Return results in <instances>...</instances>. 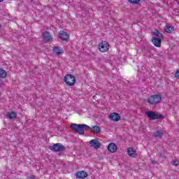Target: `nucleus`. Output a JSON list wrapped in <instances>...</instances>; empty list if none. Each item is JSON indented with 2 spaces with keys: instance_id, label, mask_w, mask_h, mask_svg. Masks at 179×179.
Returning a JSON list of instances; mask_svg holds the SVG:
<instances>
[{
  "instance_id": "obj_1",
  "label": "nucleus",
  "mask_w": 179,
  "mask_h": 179,
  "mask_svg": "<svg viewBox=\"0 0 179 179\" xmlns=\"http://www.w3.org/2000/svg\"><path fill=\"white\" fill-rule=\"evenodd\" d=\"M71 129L80 134V135H83L85 134V131H89L90 129V127L87 126V124H78L73 123L71 124Z\"/></svg>"
},
{
  "instance_id": "obj_2",
  "label": "nucleus",
  "mask_w": 179,
  "mask_h": 179,
  "mask_svg": "<svg viewBox=\"0 0 179 179\" xmlns=\"http://www.w3.org/2000/svg\"><path fill=\"white\" fill-rule=\"evenodd\" d=\"M162 101V96L159 94L152 95L148 99V103L153 106L159 104Z\"/></svg>"
},
{
  "instance_id": "obj_3",
  "label": "nucleus",
  "mask_w": 179,
  "mask_h": 179,
  "mask_svg": "<svg viewBox=\"0 0 179 179\" xmlns=\"http://www.w3.org/2000/svg\"><path fill=\"white\" fill-rule=\"evenodd\" d=\"M64 82L69 86H73L76 83V78L72 74H68L64 77Z\"/></svg>"
},
{
  "instance_id": "obj_4",
  "label": "nucleus",
  "mask_w": 179,
  "mask_h": 179,
  "mask_svg": "<svg viewBox=\"0 0 179 179\" xmlns=\"http://www.w3.org/2000/svg\"><path fill=\"white\" fill-rule=\"evenodd\" d=\"M110 45H108V43L107 41H102L99 45V49L101 51V52H106V51H108Z\"/></svg>"
},
{
  "instance_id": "obj_5",
  "label": "nucleus",
  "mask_w": 179,
  "mask_h": 179,
  "mask_svg": "<svg viewBox=\"0 0 179 179\" xmlns=\"http://www.w3.org/2000/svg\"><path fill=\"white\" fill-rule=\"evenodd\" d=\"M90 145L91 148H93L96 150H97V149H100V146H101V143L97 139L91 140L90 141Z\"/></svg>"
},
{
  "instance_id": "obj_6",
  "label": "nucleus",
  "mask_w": 179,
  "mask_h": 179,
  "mask_svg": "<svg viewBox=\"0 0 179 179\" xmlns=\"http://www.w3.org/2000/svg\"><path fill=\"white\" fill-rule=\"evenodd\" d=\"M146 115L150 118V120H157V118H159L160 116L157 115L155 112L152 111H148L145 112Z\"/></svg>"
},
{
  "instance_id": "obj_7",
  "label": "nucleus",
  "mask_w": 179,
  "mask_h": 179,
  "mask_svg": "<svg viewBox=\"0 0 179 179\" xmlns=\"http://www.w3.org/2000/svg\"><path fill=\"white\" fill-rule=\"evenodd\" d=\"M109 118L110 120H111V121H114L115 122H117L120 121V120H121V116L120 115V114L117 113H110V115H109Z\"/></svg>"
},
{
  "instance_id": "obj_8",
  "label": "nucleus",
  "mask_w": 179,
  "mask_h": 179,
  "mask_svg": "<svg viewBox=\"0 0 179 179\" xmlns=\"http://www.w3.org/2000/svg\"><path fill=\"white\" fill-rule=\"evenodd\" d=\"M51 150L54 152H61L62 150H64V145H61L60 143H56L53 145Z\"/></svg>"
},
{
  "instance_id": "obj_9",
  "label": "nucleus",
  "mask_w": 179,
  "mask_h": 179,
  "mask_svg": "<svg viewBox=\"0 0 179 179\" xmlns=\"http://www.w3.org/2000/svg\"><path fill=\"white\" fill-rule=\"evenodd\" d=\"M59 38H61V40H64V41H66V40L69 38V34H68V33L64 31H60L59 32Z\"/></svg>"
},
{
  "instance_id": "obj_10",
  "label": "nucleus",
  "mask_w": 179,
  "mask_h": 179,
  "mask_svg": "<svg viewBox=\"0 0 179 179\" xmlns=\"http://www.w3.org/2000/svg\"><path fill=\"white\" fill-rule=\"evenodd\" d=\"M43 40H44L45 43L51 41L52 40V36H51V34H50V32H48V31H45L43 34Z\"/></svg>"
},
{
  "instance_id": "obj_11",
  "label": "nucleus",
  "mask_w": 179,
  "mask_h": 179,
  "mask_svg": "<svg viewBox=\"0 0 179 179\" xmlns=\"http://www.w3.org/2000/svg\"><path fill=\"white\" fill-rule=\"evenodd\" d=\"M108 152H110V153H115V152H117V145H115V143H110L108 145Z\"/></svg>"
},
{
  "instance_id": "obj_12",
  "label": "nucleus",
  "mask_w": 179,
  "mask_h": 179,
  "mask_svg": "<svg viewBox=\"0 0 179 179\" xmlns=\"http://www.w3.org/2000/svg\"><path fill=\"white\" fill-rule=\"evenodd\" d=\"M53 52L56 55H62L64 50L62 48L57 46L53 48Z\"/></svg>"
},
{
  "instance_id": "obj_13",
  "label": "nucleus",
  "mask_w": 179,
  "mask_h": 179,
  "mask_svg": "<svg viewBox=\"0 0 179 179\" xmlns=\"http://www.w3.org/2000/svg\"><path fill=\"white\" fill-rule=\"evenodd\" d=\"M77 178H86L87 177V173L83 171H80V172H78L76 174Z\"/></svg>"
},
{
  "instance_id": "obj_14",
  "label": "nucleus",
  "mask_w": 179,
  "mask_h": 179,
  "mask_svg": "<svg viewBox=\"0 0 179 179\" xmlns=\"http://www.w3.org/2000/svg\"><path fill=\"white\" fill-rule=\"evenodd\" d=\"M152 41L155 47H160L162 45V40L159 38H153Z\"/></svg>"
},
{
  "instance_id": "obj_15",
  "label": "nucleus",
  "mask_w": 179,
  "mask_h": 179,
  "mask_svg": "<svg viewBox=\"0 0 179 179\" xmlns=\"http://www.w3.org/2000/svg\"><path fill=\"white\" fill-rule=\"evenodd\" d=\"M88 131H92V132H94V134H100V132H101V129L99 126H94L92 127V128L90 127V129H88Z\"/></svg>"
},
{
  "instance_id": "obj_16",
  "label": "nucleus",
  "mask_w": 179,
  "mask_h": 179,
  "mask_svg": "<svg viewBox=\"0 0 179 179\" xmlns=\"http://www.w3.org/2000/svg\"><path fill=\"white\" fill-rule=\"evenodd\" d=\"M127 153L131 157H135V156H136V152L134 150V148H128Z\"/></svg>"
},
{
  "instance_id": "obj_17",
  "label": "nucleus",
  "mask_w": 179,
  "mask_h": 179,
  "mask_svg": "<svg viewBox=\"0 0 179 179\" xmlns=\"http://www.w3.org/2000/svg\"><path fill=\"white\" fill-rule=\"evenodd\" d=\"M16 117H17V114H16V113H15V112H9L7 114V118H9L10 120H13Z\"/></svg>"
},
{
  "instance_id": "obj_18",
  "label": "nucleus",
  "mask_w": 179,
  "mask_h": 179,
  "mask_svg": "<svg viewBox=\"0 0 179 179\" xmlns=\"http://www.w3.org/2000/svg\"><path fill=\"white\" fill-rule=\"evenodd\" d=\"M164 31H166V33H172V31H174V27H173L172 26L170 25H166L164 27Z\"/></svg>"
},
{
  "instance_id": "obj_19",
  "label": "nucleus",
  "mask_w": 179,
  "mask_h": 179,
  "mask_svg": "<svg viewBox=\"0 0 179 179\" xmlns=\"http://www.w3.org/2000/svg\"><path fill=\"white\" fill-rule=\"evenodd\" d=\"M163 136V132L160 131H157L155 133H154V137L160 138Z\"/></svg>"
},
{
  "instance_id": "obj_20",
  "label": "nucleus",
  "mask_w": 179,
  "mask_h": 179,
  "mask_svg": "<svg viewBox=\"0 0 179 179\" xmlns=\"http://www.w3.org/2000/svg\"><path fill=\"white\" fill-rule=\"evenodd\" d=\"M154 36H156L157 37H159V38H162L163 37V34L160 33V31H157V29H155L154 31Z\"/></svg>"
},
{
  "instance_id": "obj_21",
  "label": "nucleus",
  "mask_w": 179,
  "mask_h": 179,
  "mask_svg": "<svg viewBox=\"0 0 179 179\" xmlns=\"http://www.w3.org/2000/svg\"><path fill=\"white\" fill-rule=\"evenodd\" d=\"M0 78H6V71L2 69H0Z\"/></svg>"
},
{
  "instance_id": "obj_22",
  "label": "nucleus",
  "mask_w": 179,
  "mask_h": 179,
  "mask_svg": "<svg viewBox=\"0 0 179 179\" xmlns=\"http://www.w3.org/2000/svg\"><path fill=\"white\" fill-rule=\"evenodd\" d=\"M131 3H134L135 5L138 4L139 2H141V0H129Z\"/></svg>"
},
{
  "instance_id": "obj_23",
  "label": "nucleus",
  "mask_w": 179,
  "mask_h": 179,
  "mask_svg": "<svg viewBox=\"0 0 179 179\" xmlns=\"http://www.w3.org/2000/svg\"><path fill=\"white\" fill-rule=\"evenodd\" d=\"M172 164H173V166H178L179 162L178 160H173L172 161Z\"/></svg>"
},
{
  "instance_id": "obj_24",
  "label": "nucleus",
  "mask_w": 179,
  "mask_h": 179,
  "mask_svg": "<svg viewBox=\"0 0 179 179\" xmlns=\"http://www.w3.org/2000/svg\"><path fill=\"white\" fill-rule=\"evenodd\" d=\"M176 78L179 79V70L178 71H176Z\"/></svg>"
},
{
  "instance_id": "obj_25",
  "label": "nucleus",
  "mask_w": 179,
  "mask_h": 179,
  "mask_svg": "<svg viewBox=\"0 0 179 179\" xmlns=\"http://www.w3.org/2000/svg\"><path fill=\"white\" fill-rule=\"evenodd\" d=\"M0 2H3V0H0Z\"/></svg>"
},
{
  "instance_id": "obj_26",
  "label": "nucleus",
  "mask_w": 179,
  "mask_h": 179,
  "mask_svg": "<svg viewBox=\"0 0 179 179\" xmlns=\"http://www.w3.org/2000/svg\"><path fill=\"white\" fill-rule=\"evenodd\" d=\"M94 97H96V96H93V99H94Z\"/></svg>"
},
{
  "instance_id": "obj_27",
  "label": "nucleus",
  "mask_w": 179,
  "mask_h": 179,
  "mask_svg": "<svg viewBox=\"0 0 179 179\" xmlns=\"http://www.w3.org/2000/svg\"><path fill=\"white\" fill-rule=\"evenodd\" d=\"M143 179H146V178H143Z\"/></svg>"
}]
</instances>
